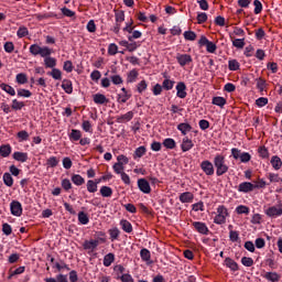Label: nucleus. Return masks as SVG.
I'll return each mask as SVG.
<instances>
[{"instance_id": "36", "label": "nucleus", "mask_w": 282, "mask_h": 282, "mask_svg": "<svg viewBox=\"0 0 282 282\" xmlns=\"http://www.w3.org/2000/svg\"><path fill=\"white\" fill-rule=\"evenodd\" d=\"M72 182L75 186H83V184H85V178L80 176V174H74L72 176Z\"/></svg>"}, {"instance_id": "27", "label": "nucleus", "mask_w": 282, "mask_h": 282, "mask_svg": "<svg viewBox=\"0 0 282 282\" xmlns=\"http://www.w3.org/2000/svg\"><path fill=\"white\" fill-rule=\"evenodd\" d=\"M108 234L110 236L111 241H118L120 237V229H118V227L111 228L108 230Z\"/></svg>"}, {"instance_id": "28", "label": "nucleus", "mask_w": 282, "mask_h": 282, "mask_svg": "<svg viewBox=\"0 0 282 282\" xmlns=\"http://www.w3.org/2000/svg\"><path fill=\"white\" fill-rule=\"evenodd\" d=\"M61 161L58 160V158L56 156H51L46 160V166L47 169H56V166H58V163Z\"/></svg>"}, {"instance_id": "56", "label": "nucleus", "mask_w": 282, "mask_h": 282, "mask_svg": "<svg viewBox=\"0 0 282 282\" xmlns=\"http://www.w3.org/2000/svg\"><path fill=\"white\" fill-rule=\"evenodd\" d=\"M44 64L46 65V67H56V58L54 57H45L44 59Z\"/></svg>"}, {"instance_id": "44", "label": "nucleus", "mask_w": 282, "mask_h": 282, "mask_svg": "<svg viewBox=\"0 0 282 282\" xmlns=\"http://www.w3.org/2000/svg\"><path fill=\"white\" fill-rule=\"evenodd\" d=\"M117 281L121 282H133V276L129 273H123L122 275L116 276Z\"/></svg>"}, {"instance_id": "20", "label": "nucleus", "mask_w": 282, "mask_h": 282, "mask_svg": "<svg viewBox=\"0 0 282 282\" xmlns=\"http://www.w3.org/2000/svg\"><path fill=\"white\" fill-rule=\"evenodd\" d=\"M68 138H69L70 142H78V140H80V138H83V132L77 129H72L70 133L68 134Z\"/></svg>"}, {"instance_id": "63", "label": "nucleus", "mask_w": 282, "mask_h": 282, "mask_svg": "<svg viewBox=\"0 0 282 282\" xmlns=\"http://www.w3.org/2000/svg\"><path fill=\"white\" fill-rule=\"evenodd\" d=\"M28 34H30V32L28 31V28H25V26H21V28L18 30V36H19V39H23L24 36H28Z\"/></svg>"}, {"instance_id": "14", "label": "nucleus", "mask_w": 282, "mask_h": 282, "mask_svg": "<svg viewBox=\"0 0 282 282\" xmlns=\"http://www.w3.org/2000/svg\"><path fill=\"white\" fill-rule=\"evenodd\" d=\"M176 129L181 131L182 135L186 137L188 133H191V131H193V126L186 122H182L177 124Z\"/></svg>"}, {"instance_id": "46", "label": "nucleus", "mask_w": 282, "mask_h": 282, "mask_svg": "<svg viewBox=\"0 0 282 282\" xmlns=\"http://www.w3.org/2000/svg\"><path fill=\"white\" fill-rule=\"evenodd\" d=\"M241 263L245 268H252V265H254V260L252 258L242 257Z\"/></svg>"}, {"instance_id": "42", "label": "nucleus", "mask_w": 282, "mask_h": 282, "mask_svg": "<svg viewBox=\"0 0 282 282\" xmlns=\"http://www.w3.org/2000/svg\"><path fill=\"white\" fill-rule=\"evenodd\" d=\"M25 107V102L23 101H19L17 99H13L12 100V105H11V108L14 110V111H21V109Z\"/></svg>"}, {"instance_id": "31", "label": "nucleus", "mask_w": 282, "mask_h": 282, "mask_svg": "<svg viewBox=\"0 0 282 282\" xmlns=\"http://www.w3.org/2000/svg\"><path fill=\"white\" fill-rule=\"evenodd\" d=\"M113 261H116V254L113 253H108L104 257V265L105 268H109L111 265V263H113Z\"/></svg>"}, {"instance_id": "49", "label": "nucleus", "mask_w": 282, "mask_h": 282, "mask_svg": "<svg viewBox=\"0 0 282 282\" xmlns=\"http://www.w3.org/2000/svg\"><path fill=\"white\" fill-rule=\"evenodd\" d=\"M62 188H64L66 193H69V191H72V181H69V178L62 180Z\"/></svg>"}, {"instance_id": "52", "label": "nucleus", "mask_w": 282, "mask_h": 282, "mask_svg": "<svg viewBox=\"0 0 282 282\" xmlns=\"http://www.w3.org/2000/svg\"><path fill=\"white\" fill-rule=\"evenodd\" d=\"M184 39L185 41H195V39H197V34L193 31H185Z\"/></svg>"}, {"instance_id": "21", "label": "nucleus", "mask_w": 282, "mask_h": 282, "mask_svg": "<svg viewBox=\"0 0 282 282\" xmlns=\"http://www.w3.org/2000/svg\"><path fill=\"white\" fill-rule=\"evenodd\" d=\"M263 279L271 282H278L281 280V275L276 272H265L263 275Z\"/></svg>"}, {"instance_id": "38", "label": "nucleus", "mask_w": 282, "mask_h": 282, "mask_svg": "<svg viewBox=\"0 0 282 282\" xmlns=\"http://www.w3.org/2000/svg\"><path fill=\"white\" fill-rule=\"evenodd\" d=\"M15 83H18V85H25L28 83V75H25V73H19L15 76Z\"/></svg>"}, {"instance_id": "24", "label": "nucleus", "mask_w": 282, "mask_h": 282, "mask_svg": "<svg viewBox=\"0 0 282 282\" xmlns=\"http://www.w3.org/2000/svg\"><path fill=\"white\" fill-rule=\"evenodd\" d=\"M62 89H64V91H65L66 94H73L74 87L72 86V80H69V79H64V80L62 82Z\"/></svg>"}, {"instance_id": "55", "label": "nucleus", "mask_w": 282, "mask_h": 282, "mask_svg": "<svg viewBox=\"0 0 282 282\" xmlns=\"http://www.w3.org/2000/svg\"><path fill=\"white\" fill-rule=\"evenodd\" d=\"M123 206V208H126V210L128 212V213H131L132 215H135V213H138V208L135 207V205H133V204H124V205H122Z\"/></svg>"}, {"instance_id": "5", "label": "nucleus", "mask_w": 282, "mask_h": 282, "mask_svg": "<svg viewBox=\"0 0 282 282\" xmlns=\"http://www.w3.org/2000/svg\"><path fill=\"white\" fill-rule=\"evenodd\" d=\"M10 210L13 217H21V215H23V205H21L19 200H12L10 203Z\"/></svg>"}, {"instance_id": "41", "label": "nucleus", "mask_w": 282, "mask_h": 282, "mask_svg": "<svg viewBox=\"0 0 282 282\" xmlns=\"http://www.w3.org/2000/svg\"><path fill=\"white\" fill-rule=\"evenodd\" d=\"M237 215H250V207L246 205H240L236 207Z\"/></svg>"}, {"instance_id": "4", "label": "nucleus", "mask_w": 282, "mask_h": 282, "mask_svg": "<svg viewBox=\"0 0 282 282\" xmlns=\"http://www.w3.org/2000/svg\"><path fill=\"white\" fill-rule=\"evenodd\" d=\"M231 155H232L234 160H240V162H242V164H247V162H250V160H252V155H250V153L241 152V150H239L237 148L231 149Z\"/></svg>"}, {"instance_id": "48", "label": "nucleus", "mask_w": 282, "mask_h": 282, "mask_svg": "<svg viewBox=\"0 0 282 282\" xmlns=\"http://www.w3.org/2000/svg\"><path fill=\"white\" fill-rule=\"evenodd\" d=\"M32 96V91L28 89L20 88L18 89V97L19 98H30Z\"/></svg>"}, {"instance_id": "2", "label": "nucleus", "mask_w": 282, "mask_h": 282, "mask_svg": "<svg viewBox=\"0 0 282 282\" xmlns=\"http://www.w3.org/2000/svg\"><path fill=\"white\" fill-rule=\"evenodd\" d=\"M216 210L217 215L214 218V224L217 226H224V224H226V217H230L228 208L224 205H219Z\"/></svg>"}, {"instance_id": "43", "label": "nucleus", "mask_w": 282, "mask_h": 282, "mask_svg": "<svg viewBox=\"0 0 282 282\" xmlns=\"http://www.w3.org/2000/svg\"><path fill=\"white\" fill-rule=\"evenodd\" d=\"M82 129L86 133H94V129L91 128V122L89 120H84L83 121Z\"/></svg>"}, {"instance_id": "35", "label": "nucleus", "mask_w": 282, "mask_h": 282, "mask_svg": "<svg viewBox=\"0 0 282 282\" xmlns=\"http://www.w3.org/2000/svg\"><path fill=\"white\" fill-rule=\"evenodd\" d=\"M17 138L19 142H28L30 140V133H28L25 130H22L17 133Z\"/></svg>"}, {"instance_id": "12", "label": "nucleus", "mask_w": 282, "mask_h": 282, "mask_svg": "<svg viewBox=\"0 0 282 282\" xmlns=\"http://www.w3.org/2000/svg\"><path fill=\"white\" fill-rule=\"evenodd\" d=\"M98 246H100V242L98 240H85L83 243V248L84 250H90L91 252H94V250H96V248H98Z\"/></svg>"}, {"instance_id": "59", "label": "nucleus", "mask_w": 282, "mask_h": 282, "mask_svg": "<svg viewBox=\"0 0 282 282\" xmlns=\"http://www.w3.org/2000/svg\"><path fill=\"white\" fill-rule=\"evenodd\" d=\"M62 164L66 169V171H69L74 163L72 162V159H69V156H66L63 159Z\"/></svg>"}, {"instance_id": "6", "label": "nucleus", "mask_w": 282, "mask_h": 282, "mask_svg": "<svg viewBox=\"0 0 282 282\" xmlns=\"http://www.w3.org/2000/svg\"><path fill=\"white\" fill-rule=\"evenodd\" d=\"M200 169L205 175H215V165L208 160H205L200 163Z\"/></svg>"}, {"instance_id": "60", "label": "nucleus", "mask_w": 282, "mask_h": 282, "mask_svg": "<svg viewBox=\"0 0 282 282\" xmlns=\"http://www.w3.org/2000/svg\"><path fill=\"white\" fill-rule=\"evenodd\" d=\"M229 239H230V241H232V243L239 241V231L230 230Z\"/></svg>"}, {"instance_id": "23", "label": "nucleus", "mask_w": 282, "mask_h": 282, "mask_svg": "<svg viewBox=\"0 0 282 282\" xmlns=\"http://www.w3.org/2000/svg\"><path fill=\"white\" fill-rule=\"evenodd\" d=\"M271 165L273 166L274 171H281V166H282L281 158H279V155H273L271 158Z\"/></svg>"}, {"instance_id": "8", "label": "nucleus", "mask_w": 282, "mask_h": 282, "mask_svg": "<svg viewBox=\"0 0 282 282\" xmlns=\"http://www.w3.org/2000/svg\"><path fill=\"white\" fill-rule=\"evenodd\" d=\"M137 184L141 193H144L145 195H149V193H151V184H149V181H147V178H139Z\"/></svg>"}, {"instance_id": "33", "label": "nucleus", "mask_w": 282, "mask_h": 282, "mask_svg": "<svg viewBox=\"0 0 282 282\" xmlns=\"http://www.w3.org/2000/svg\"><path fill=\"white\" fill-rule=\"evenodd\" d=\"M267 177L270 181V184H274V183L281 184L282 183L281 176H279V174H276V173H269L267 175Z\"/></svg>"}, {"instance_id": "7", "label": "nucleus", "mask_w": 282, "mask_h": 282, "mask_svg": "<svg viewBox=\"0 0 282 282\" xmlns=\"http://www.w3.org/2000/svg\"><path fill=\"white\" fill-rule=\"evenodd\" d=\"M192 226L195 230L199 232V235H208V232H210V229H208V226H206V223L194 221L192 223Z\"/></svg>"}, {"instance_id": "16", "label": "nucleus", "mask_w": 282, "mask_h": 282, "mask_svg": "<svg viewBox=\"0 0 282 282\" xmlns=\"http://www.w3.org/2000/svg\"><path fill=\"white\" fill-rule=\"evenodd\" d=\"M176 96H177V98H186V96H187L186 84H184L183 82H180L176 85Z\"/></svg>"}, {"instance_id": "61", "label": "nucleus", "mask_w": 282, "mask_h": 282, "mask_svg": "<svg viewBox=\"0 0 282 282\" xmlns=\"http://www.w3.org/2000/svg\"><path fill=\"white\" fill-rule=\"evenodd\" d=\"M229 69L230 72H237L239 69V62L237 59L229 61Z\"/></svg>"}, {"instance_id": "47", "label": "nucleus", "mask_w": 282, "mask_h": 282, "mask_svg": "<svg viewBox=\"0 0 282 282\" xmlns=\"http://www.w3.org/2000/svg\"><path fill=\"white\" fill-rule=\"evenodd\" d=\"M173 85H175V82L171 79H164L162 87L163 89H165V91H171V89H173Z\"/></svg>"}, {"instance_id": "54", "label": "nucleus", "mask_w": 282, "mask_h": 282, "mask_svg": "<svg viewBox=\"0 0 282 282\" xmlns=\"http://www.w3.org/2000/svg\"><path fill=\"white\" fill-rule=\"evenodd\" d=\"M253 6H254V14H261L263 10V4H261V1L254 0Z\"/></svg>"}, {"instance_id": "22", "label": "nucleus", "mask_w": 282, "mask_h": 282, "mask_svg": "<svg viewBox=\"0 0 282 282\" xmlns=\"http://www.w3.org/2000/svg\"><path fill=\"white\" fill-rule=\"evenodd\" d=\"M140 257L142 261H145V263L150 264L151 262V251L147 248L141 249Z\"/></svg>"}, {"instance_id": "3", "label": "nucleus", "mask_w": 282, "mask_h": 282, "mask_svg": "<svg viewBox=\"0 0 282 282\" xmlns=\"http://www.w3.org/2000/svg\"><path fill=\"white\" fill-rule=\"evenodd\" d=\"M264 215L271 219H276V217H282V200L278 202L276 205H273L264 210Z\"/></svg>"}, {"instance_id": "1", "label": "nucleus", "mask_w": 282, "mask_h": 282, "mask_svg": "<svg viewBox=\"0 0 282 282\" xmlns=\"http://www.w3.org/2000/svg\"><path fill=\"white\" fill-rule=\"evenodd\" d=\"M213 162L216 169L217 177H221V175H226V172L229 169L228 164H226V156H224L223 154H216Z\"/></svg>"}, {"instance_id": "45", "label": "nucleus", "mask_w": 282, "mask_h": 282, "mask_svg": "<svg viewBox=\"0 0 282 282\" xmlns=\"http://www.w3.org/2000/svg\"><path fill=\"white\" fill-rule=\"evenodd\" d=\"M113 272H116V276H122L127 272V269L122 264H117L113 267Z\"/></svg>"}, {"instance_id": "29", "label": "nucleus", "mask_w": 282, "mask_h": 282, "mask_svg": "<svg viewBox=\"0 0 282 282\" xmlns=\"http://www.w3.org/2000/svg\"><path fill=\"white\" fill-rule=\"evenodd\" d=\"M0 89L6 91V94H9V96H17V90H14V88L8 84H0Z\"/></svg>"}, {"instance_id": "58", "label": "nucleus", "mask_w": 282, "mask_h": 282, "mask_svg": "<svg viewBox=\"0 0 282 282\" xmlns=\"http://www.w3.org/2000/svg\"><path fill=\"white\" fill-rule=\"evenodd\" d=\"M258 153L260 158H263V159L270 158V152H268V149L265 147H260L258 149Z\"/></svg>"}, {"instance_id": "40", "label": "nucleus", "mask_w": 282, "mask_h": 282, "mask_svg": "<svg viewBox=\"0 0 282 282\" xmlns=\"http://www.w3.org/2000/svg\"><path fill=\"white\" fill-rule=\"evenodd\" d=\"M212 105H216V107L224 108L226 105V98L224 97H214L212 100Z\"/></svg>"}, {"instance_id": "62", "label": "nucleus", "mask_w": 282, "mask_h": 282, "mask_svg": "<svg viewBox=\"0 0 282 282\" xmlns=\"http://www.w3.org/2000/svg\"><path fill=\"white\" fill-rule=\"evenodd\" d=\"M110 80L115 85H122V83H123L122 77H120V75H111Z\"/></svg>"}, {"instance_id": "26", "label": "nucleus", "mask_w": 282, "mask_h": 282, "mask_svg": "<svg viewBox=\"0 0 282 282\" xmlns=\"http://www.w3.org/2000/svg\"><path fill=\"white\" fill-rule=\"evenodd\" d=\"M98 184H100V180L97 182L89 180L86 185L88 193H96L98 191Z\"/></svg>"}, {"instance_id": "19", "label": "nucleus", "mask_w": 282, "mask_h": 282, "mask_svg": "<svg viewBox=\"0 0 282 282\" xmlns=\"http://www.w3.org/2000/svg\"><path fill=\"white\" fill-rule=\"evenodd\" d=\"M11 153H12V145H10V144L0 145V156L1 158H10Z\"/></svg>"}, {"instance_id": "50", "label": "nucleus", "mask_w": 282, "mask_h": 282, "mask_svg": "<svg viewBox=\"0 0 282 282\" xmlns=\"http://www.w3.org/2000/svg\"><path fill=\"white\" fill-rule=\"evenodd\" d=\"M2 232L7 237H10L12 235V226L8 223L2 224Z\"/></svg>"}, {"instance_id": "25", "label": "nucleus", "mask_w": 282, "mask_h": 282, "mask_svg": "<svg viewBox=\"0 0 282 282\" xmlns=\"http://www.w3.org/2000/svg\"><path fill=\"white\" fill-rule=\"evenodd\" d=\"M99 193L101 197H111V195H113V189L107 185H104L100 187Z\"/></svg>"}, {"instance_id": "13", "label": "nucleus", "mask_w": 282, "mask_h": 282, "mask_svg": "<svg viewBox=\"0 0 282 282\" xmlns=\"http://www.w3.org/2000/svg\"><path fill=\"white\" fill-rule=\"evenodd\" d=\"M93 100L95 105H107L109 102V99L104 94L97 93L93 95Z\"/></svg>"}, {"instance_id": "51", "label": "nucleus", "mask_w": 282, "mask_h": 282, "mask_svg": "<svg viewBox=\"0 0 282 282\" xmlns=\"http://www.w3.org/2000/svg\"><path fill=\"white\" fill-rule=\"evenodd\" d=\"M112 169L117 175H122V173H124V165H121V163H115Z\"/></svg>"}, {"instance_id": "17", "label": "nucleus", "mask_w": 282, "mask_h": 282, "mask_svg": "<svg viewBox=\"0 0 282 282\" xmlns=\"http://www.w3.org/2000/svg\"><path fill=\"white\" fill-rule=\"evenodd\" d=\"M119 226H121L123 232H127L128 235H131V232H133V225H131L130 221L127 219H121Z\"/></svg>"}, {"instance_id": "32", "label": "nucleus", "mask_w": 282, "mask_h": 282, "mask_svg": "<svg viewBox=\"0 0 282 282\" xmlns=\"http://www.w3.org/2000/svg\"><path fill=\"white\" fill-rule=\"evenodd\" d=\"M78 221L82 224V226H87L89 224V216L85 212L78 213Z\"/></svg>"}, {"instance_id": "9", "label": "nucleus", "mask_w": 282, "mask_h": 282, "mask_svg": "<svg viewBox=\"0 0 282 282\" xmlns=\"http://www.w3.org/2000/svg\"><path fill=\"white\" fill-rule=\"evenodd\" d=\"M254 189V184L250 182H242L238 185V193H252Z\"/></svg>"}, {"instance_id": "11", "label": "nucleus", "mask_w": 282, "mask_h": 282, "mask_svg": "<svg viewBox=\"0 0 282 282\" xmlns=\"http://www.w3.org/2000/svg\"><path fill=\"white\" fill-rule=\"evenodd\" d=\"M195 147V143H193V140H191L188 137H184L181 143V150L183 153H186L191 151Z\"/></svg>"}, {"instance_id": "37", "label": "nucleus", "mask_w": 282, "mask_h": 282, "mask_svg": "<svg viewBox=\"0 0 282 282\" xmlns=\"http://www.w3.org/2000/svg\"><path fill=\"white\" fill-rule=\"evenodd\" d=\"M163 147H165V149L173 150L175 147H177V143L174 141V139L167 138L163 141Z\"/></svg>"}, {"instance_id": "10", "label": "nucleus", "mask_w": 282, "mask_h": 282, "mask_svg": "<svg viewBox=\"0 0 282 282\" xmlns=\"http://www.w3.org/2000/svg\"><path fill=\"white\" fill-rule=\"evenodd\" d=\"M224 265H226V268H229L231 272H238L239 270V263H237V261H235L230 257L225 258Z\"/></svg>"}, {"instance_id": "39", "label": "nucleus", "mask_w": 282, "mask_h": 282, "mask_svg": "<svg viewBox=\"0 0 282 282\" xmlns=\"http://www.w3.org/2000/svg\"><path fill=\"white\" fill-rule=\"evenodd\" d=\"M130 122V120H133V111H128L127 113L122 115L121 117L117 118V122Z\"/></svg>"}, {"instance_id": "15", "label": "nucleus", "mask_w": 282, "mask_h": 282, "mask_svg": "<svg viewBox=\"0 0 282 282\" xmlns=\"http://www.w3.org/2000/svg\"><path fill=\"white\" fill-rule=\"evenodd\" d=\"M195 196L191 192H184L180 195L178 199L182 204H191Z\"/></svg>"}, {"instance_id": "57", "label": "nucleus", "mask_w": 282, "mask_h": 282, "mask_svg": "<svg viewBox=\"0 0 282 282\" xmlns=\"http://www.w3.org/2000/svg\"><path fill=\"white\" fill-rule=\"evenodd\" d=\"M192 210H194L195 213H197V212H202V213H204V210H205V208H204V202H198V203H196V204H193L192 205Z\"/></svg>"}, {"instance_id": "18", "label": "nucleus", "mask_w": 282, "mask_h": 282, "mask_svg": "<svg viewBox=\"0 0 282 282\" xmlns=\"http://www.w3.org/2000/svg\"><path fill=\"white\" fill-rule=\"evenodd\" d=\"M13 160H15V162H22L25 163L29 160L28 156V152H14L12 154Z\"/></svg>"}, {"instance_id": "30", "label": "nucleus", "mask_w": 282, "mask_h": 282, "mask_svg": "<svg viewBox=\"0 0 282 282\" xmlns=\"http://www.w3.org/2000/svg\"><path fill=\"white\" fill-rule=\"evenodd\" d=\"M3 183L6 184V186H9V188H11V186L14 185V178H12V174L6 172L2 176Z\"/></svg>"}, {"instance_id": "53", "label": "nucleus", "mask_w": 282, "mask_h": 282, "mask_svg": "<svg viewBox=\"0 0 282 282\" xmlns=\"http://www.w3.org/2000/svg\"><path fill=\"white\" fill-rule=\"evenodd\" d=\"M177 62L180 63V65L184 66L186 65V63H191V57L189 55H180L177 57Z\"/></svg>"}, {"instance_id": "64", "label": "nucleus", "mask_w": 282, "mask_h": 282, "mask_svg": "<svg viewBox=\"0 0 282 282\" xmlns=\"http://www.w3.org/2000/svg\"><path fill=\"white\" fill-rule=\"evenodd\" d=\"M257 107H265L268 105V98L265 97H260L256 100Z\"/></svg>"}, {"instance_id": "34", "label": "nucleus", "mask_w": 282, "mask_h": 282, "mask_svg": "<svg viewBox=\"0 0 282 282\" xmlns=\"http://www.w3.org/2000/svg\"><path fill=\"white\" fill-rule=\"evenodd\" d=\"M143 155H147V148L144 145H141L135 149L133 153V159L138 160V158H142Z\"/></svg>"}]
</instances>
